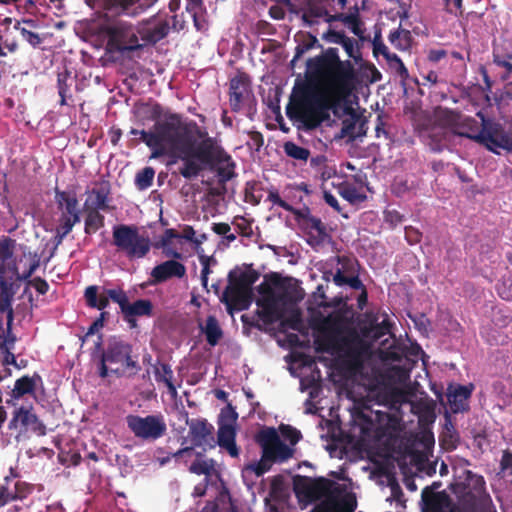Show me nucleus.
Here are the masks:
<instances>
[{"label":"nucleus","instance_id":"f257e3e1","mask_svg":"<svg viewBox=\"0 0 512 512\" xmlns=\"http://www.w3.org/2000/svg\"><path fill=\"white\" fill-rule=\"evenodd\" d=\"M308 81L319 85L321 93L314 94L305 86L291 96L286 107L290 120L300 122L307 129L320 125L327 111L337 113L349 101L358 77L350 60H341L338 49L329 47L306 62Z\"/></svg>","mask_w":512,"mask_h":512},{"label":"nucleus","instance_id":"f03ea898","mask_svg":"<svg viewBox=\"0 0 512 512\" xmlns=\"http://www.w3.org/2000/svg\"><path fill=\"white\" fill-rule=\"evenodd\" d=\"M293 491L301 501L314 502L326 497L324 501L316 505L310 512H354L357 501L354 495L346 494L337 498L344 489L335 481L324 477L311 478L295 475L293 477Z\"/></svg>","mask_w":512,"mask_h":512},{"label":"nucleus","instance_id":"7ed1b4c3","mask_svg":"<svg viewBox=\"0 0 512 512\" xmlns=\"http://www.w3.org/2000/svg\"><path fill=\"white\" fill-rule=\"evenodd\" d=\"M157 129L158 148L153 157H159L169 152H189L197 140L204 141L209 137L208 132L194 121L183 122L179 114H170L164 120L154 124Z\"/></svg>","mask_w":512,"mask_h":512},{"label":"nucleus","instance_id":"20e7f679","mask_svg":"<svg viewBox=\"0 0 512 512\" xmlns=\"http://www.w3.org/2000/svg\"><path fill=\"white\" fill-rule=\"evenodd\" d=\"M91 356L99 359L98 374L101 378L110 373L120 377L128 369L135 370L134 374L140 370L137 361L132 359V346L117 337L110 338L103 348V335L99 334Z\"/></svg>","mask_w":512,"mask_h":512},{"label":"nucleus","instance_id":"39448f33","mask_svg":"<svg viewBox=\"0 0 512 512\" xmlns=\"http://www.w3.org/2000/svg\"><path fill=\"white\" fill-rule=\"evenodd\" d=\"M341 322L340 316L333 315H328L319 320L314 328L317 329L322 336L315 339L316 350L318 352H331L332 350H339L342 346H345L347 347V357L355 364H359L360 351L358 348L354 347L353 344H361V340L356 334L351 338H339Z\"/></svg>","mask_w":512,"mask_h":512},{"label":"nucleus","instance_id":"423d86ee","mask_svg":"<svg viewBox=\"0 0 512 512\" xmlns=\"http://www.w3.org/2000/svg\"><path fill=\"white\" fill-rule=\"evenodd\" d=\"M194 156L204 165L215 168L218 185L225 190L228 181L236 177V164L231 155L228 154L223 147L218 145L213 137H207L206 140L200 141L196 147Z\"/></svg>","mask_w":512,"mask_h":512},{"label":"nucleus","instance_id":"0eeeda50","mask_svg":"<svg viewBox=\"0 0 512 512\" xmlns=\"http://www.w3.org/2000/svg\"><path fill=\"white\" fill-rule=\"evenodd\" d=\"M282 286V279L277 273L265 276L264 281L258 285L257 291L262 296L256 301L261 309L257 311L258 317L265 325H271L279 321L283 314L278 304L287 300V292L276 293L274 288Z\"/></svg>","mask_w":512,"mask_h":512},{"label":"nucleus","instance_id":"6e6552de","mask_svg":"<svg viewBox=\"0 0 512 512\" xmlns=\"http://www.w3.org/2000/svg\"><path fill=\"white\" fill-rule=\"evenodd\" d=\"M112 245L130 260L144 258L151 248L150 239L140 235L137 226L127 224L112 227Z\"/></svg>","mask_w":512,"mask_h":512},{"label":"nucleus","instance_id":"1a4fd4ad","mask_svg":"<svg viewBox=\"0 0 512 512\" xmlns=\"http://www.w3.org/2000/svg\"><path fill=\"white\" fill-rule=\"evenodd\" d=\"M259 277V272L254 269L240 272L232 270L229 272V286L223 293V300L229 309L232 306L239 310L247 309L251 300L252 286Z\"/></svg>","mask_w":512,"mask_h":512},{"label":"nucleus","instance_id":"9d476101","mask_svg":"<svg viewBox=\"0 0 512 512\" xmlns=\"http://www.w3.org/2000/svg\"><path fill=\"white\" fill-rule=\"evenodd\" d=\"M102 32L107 36L110 51L131 52L142 48L138 42L137 26L122 19H115L102 26Z\"/></svg>","mask_w":512,"mask_h":512},{"label":"nucleus","instance_id":"9b49d317","mask_svg":"<svg viewBox=\"0 0 512 512\" xmlns=\"http://www.w3.org/2000/svg\"><path fill=\"white\" fill-rule=\"evenodd\" d=\"M127 428L135 438L144 442H154L167 432V425L162 414L140 416L128 414L125 418Z\"/></svg>","mask_w":512,"mask_h":512},{"label":"nucleus","instance_id":"f8f14e48","mask_svg":"<svg viewBox=\"0 0 512 512\" xmlns=\"http://www.w3.org/2000/svg\"><path fill=\"white\" fill-rule=\"evenodd\" d=\"M8 428L17 430L15 439L17 442L28 440L32 436H44L46 426L35 414L32 407L20 406L13 412Z\"/></svg>","mask_w":512,"mask_h":512},{"label":"nucleus","instance_id":"ddd939ff","mask_svg":"<svg viewBox=\"0 0 512 512\" xmlns=\"http://www.w3.org/2000/svg\"><path fill=\"white\" fill-rule=\"evenodd\" d=\"M438 120L442 126L450 129L454 135L479 143L478 137L482 134V128H480L479 122L475 118L445 108L439 112Z\"/></svg>","mask_w":512,"mask_h":512},{"label":"nucleus","instance_id":"4468645a","mask_svg":"<svg viewBox=\"0 0 512 512\" xmlns=\"http://www.w3.org/2000/svg\"><path fill=\"white\" fill-rule=\"evenodd\" d=\"M187 425L189 427L188 436L191 440L192 446L179 449L173 454L174 458L190 454L194 447H203L204 451L206 450V446L209 448L215 447L213 426L209 424L206 419L187 420Z\"/></svg>","mask_w":512,"mask_h":512},{"label":"nucleus","instance_id":"2eb2a0df","mask_svg":"<svg viewBox=\"0 0 512 512\" xmlns=\"http://www.w3.org/2000/svg\"><path fill=\"white\" fill-rule=\"evenodd\" d=\"M478 138L479 144L484 145L491 152L499 153L498 148L512 151V135L500 123H486Z\"/></svg>","mask_w":512,"mask_h":512},{"label":"nucleus","instance_id":"dca6fc26","mask_svg":"<svg viewBox=\"0 0 512 512\" xmlns=\"http://www.w3.org/2000/svg\"><path fill=\"white\" fill-rule=\"evenodd\" d=\"M251 95V80L248 74L240 72L230 79L229 104L233 112H239Z\"/></svg>","mask_w":512,"mask_h":512},{"label":"nucleus","instance_id":"f3484780","mask_svg":"<svg viewBox=\"0 0 512 512\" xmlns=\"http://www.w3.org/2000/svg\"><path fill=\"white\" fill-rule=\"evenodd\" d=\"M33 492V486L22 481L17 475L6 476L5 483L0 486V508L13 501H22Z\"/></svg>","mask_w":512,"mask_h":512},{"label":"nucleus","instance_id":"a211bd4d","mask_svg":"<svg viewBox=\"0 0 512 512\" xmlns=\"http://www.w3.org/2000/svg\"><path fill=\"white\" fill-rule=\"evenodd\" d=\"M474 390V385L449 384L447 387V402L453 414L468 412L469 399Z\"/></svg>","mask_w":512,"mask_h":512},{"label":"nucleus","instance_id":"6ab92c4d","mask_svg":"<svg viewBox=\"0 0 512 512\" xmlns=\"http://www.w3.org/2000/svg\"><path fill=\"white\" fill-rule=\"evenodd\" d=\"M186 275V267L181 262L176 260H167L161 264L156 265L150 273L151 285H157L166 282L171 278H183Z\"/></svg>","mask_w":512,"mask_h":512},{"label":"nucleus","instance_id":"aec40b11","mask_svg":"<svg viewBox=\"0 0 512 512\" xmlns=\"http://www.w3.org/2000/svg\"><path fill=\"white\" fill-rule=\"evenodd\" d=\"M300 12L301 19L306 27H313L320 24L321 21L325 22L328 16L325 4L317 0H308Z\"/></svg>","mask_w":512,"mask_h":512},{"label":"nucleus","instance_id":"412c9836","mask_svg":"<svg viewBox=\"0 0 512 512\" xmlns=\"http://www.w3.org/2000/svg\"><path fill=\"white\" fill-rule=\"evenodd\" d=\"M55 202L57 208L61 211L60 217H80L79 202L74 192L55 188Z\"/></svg>","mask_w":512,"mask_h":512},{"label":"nucleus","instance_id":"4be33fe9","mask_svg":"<svg viewBox=\"0 0 512 512\" xmlns=\"http://www.w3.org/2000/svg\"><path fill=\"white\" fill-rule=\"evenodd\" d=\"M151 21L152 18L139 23L137 25V31L143 41L149 44H156L168 35L170 27L166 20L159 22L154 27H149L148 25Z\"/></svg>","mask_w":512,"mask_h":512},{"label":"nucleus","instance_id":"5701e85b","mask_svg":"<svg viewBox=\"0 0 512 512\" xmlns=\"http://www.w3.org/2000/svg\"><path fill=\"white\" fill-rule=\"evenodd\" d=\"M136 3L137 0H103V9L117 16L137 17L144 12V7Z\"/></svg>","mask_w":512,"mask_h":512},{"label":"nucleus","instance_id":"b1692460","mask_svg":"<svg viewBox=\"0 0 512 512\" xmlns=\"http://www.w3.org/2000/svg\"><path fill=\"white\" fill-rule=\"evenodd\" d=\"M197 145L195 144L189 152H179L176 154L183 161V165L179 167L178 173L185 179L190 180L197 177L205 166L194 156Z\"/></svg>","mask_w":512,"mask_h":512},{"label":"nucleus","instance_id":"393cba45","mask_svg":"<svg viewBox=\"0 0 512 512\" xmlns=\"http://www.w3.org/2000/svg\"><path fill=\"white\" fill-rule=\"evenodd\" d=\"M57 87L60 104L67 105L68 101L73 98V91L77 88V76L67 69L59 72L57 75Z\"/></svg>","mask_w":512,"mask_h":512},{"label":"nucleus","instance_id":"a878e982","mask_svg":"<svg viewBox=\"0 0 512 512\" xmlns=\"http://www.w3.org/2000/svg\"><path fill=\"white\" fill-rule=\"evenodd\" d=\"M42 384V377L37 372L32 376L24 375L15 381L11 396L13 399H20L27 394L34 396L37 386Z\"/></svg>","mask_w":512,"mask_h":512},{"label":"nucleus","instance_id":"bb28decb","mask_svg":"<svg viewBox=\"0 0 512 512\" xmlns=\"http://www.w3.org/2000/svg\"><path fill=\"white\" fill-rule=\"evenodd\" d=\"M236 430L232 424H219L218 445L225 449L231 457L239 456V449L236 444Z\"/></svg>","mask_w":512,"mask_h":512},{"label":"nucleus","instance_id":"cd10ccee","mask_svg":"<svg viewBox=\"0 0 512 512\" xmlns=\"http://www.w3.org/2000/svg\"><path fill=\"white\" fill-rule=\"evenodd\" d=\"M152 312V302L148 299H139L132 304L128 302L123 314L126 320L131 324V326H135V320H131L129 319V317L151 316Z\"/></svg>","mask_w":512,"mask_h":512},{"label":"nucleus","instance_id":"c85d7f7f","mask_svg":"<svg viewBox=\"0 0 512 512\" xmlns=\"http://www.w3.org/2000/svg\"><path fill=\"white\" fill-rule=\"evenodd\" d=\"M186 11L191 15L194 27L198 31H205L208 23L205 17L206 11L202 0H188Z\"/></svg>","mask_w":512,"mask_h":512},{"label":"nucleus","instance_id":"c756f323","mask_svg":"<svg viewBox=\"0 0 512 512\" xmlns=\"http://www.w3.org/2000/svg\"><path fill=\"white\" fill-rule=\"evenodd\" d=\"M280 441L277 431L272 427L262 429L256 435V442L261 446L264 457L271 454L272 449Z\"/></svg>","mask_w":512,"mask_h":512},{"label":"nucleus","instance_id":"7c9ffc66","mask_svg":"<svg viewBox=\"0 0 512 512\" xmlns=\"http://www.w3.org/2000/svg\"><path fill=\"white\" fill-rule=\"evenodd\" d=\"M201 331L206 336V341L210 346H216L220 339L223 337V331L215 316L210 315L207 317L205 325L201 326Z\"/></svg>","mask_w":512,"mask_h":512},{"label":"nucleus","instance_id":"2f4dec72","mask_svg":"<svg viewBox=\"0 0 512 512\" xmlns=\"http://www.w3.org/2000/svg\"><path fill=\"white\" fill-rule=\"evenodd\" d=\"M154 375H155V380L158 383L162 382L167 386L168 391L172 396L177 395L176 387L173 384V371L169 364L159 363V364L155 365L154 366Z\"/></svg>","mask_w":512,"mask_h":512},{"label":"nucleus","instance_id":"473e14b6","mask_svg":"<svg viewBox=\"0 0 512 512\" xmlns=\"http://www.w3.org/2000/svg\"><path fill=\"white\" fill-rule=\"evenodd\" d=\"M84 298L88 307L98 310H104L109 305L110 300L106 293L98 296V287L95 285L88 286L85 289Z\"/></svg>","mask_w":512,"mask_h":512},{"label":"nucleus","instance_id":"72a5a7b5","mask_svg":"<svg viewBox=\"0 0 512 512\" xmlns=\"http://www.w3.org/2000/svg\"><path fill=\"white\" fill-rule=\"evenodd\" d=\"M384 315L385 318L380 323L377 322L376 318L372 320L370 325L362 330L363 335L371 336L374 339H379L390 333L393 324L388 319V315L386 313Z\"/></svg>","mask_w":512,"mask_h":512},{"label":"nucleus","instance_id":"f704fd0d","mask_svg":"<svg viewBox=\"0 0 512 512\" xmlns=\"http://www.w3.org/2000/svg\"><path fill=\"white\" fill-rule=\"evenodd\" d=\"M303 226L305 229L314 230L317 233L316 236L310 237V240L308 241L310 245H319L324 242L326 237H328L326 226L318 217L312 215Z\"/></svg>","mask_w":512,"mask_h":512},{"label":"nucleus","instance_id":"c9c22d12","mask_svg":"<svg viewBox=\"0 0 512 512\" xmlns=\"http://www.w3.org/2000/svg\"><path fill=\"white\" fill-rule=\"evenodd\" d=\"M388 39L390 43L398 50L406 51L411 48L413 37L407 29H396L391 31Z\"/></svg>","mask_w":512,"mask_h":512},{"label":"nucleus","instance_id":"e433bc0d","mask_svg":"<svg viewBox=\"0 0 512 512\" xmlns=\"http://www.w3.org/2000/svg\"><path fill=\"white\" fill-rule=\"evenodd\" d=\"M179 238H181V234H179L175 229L169 228L164 231L163 235L160 237L158 243L155 246L157 248H162L164 254L167 257L181 258V253L169 248L172 240Z\"/></svg>","mask_w":512,"mask_h":512},{"label":"nucleus","instance_id":"4c0bfd02","mask_svg":"<svg viewBox=\"0 0 512 512\" xmlns=\"http://www.w3.org/2000/svg\"><path fill=\"white\" fill-rule=\"evenodd\" d=\"M105 225V217L98 209L88 208L85 218L84 232L88 235L95 233Z\"/></svg>","mask_w":512,"mask_h":512},{"label":"nucleus","instance_id":"58836bf2","mask_svg":"<svg viewBox=\"0 0 512 512\" xmlns=\"http://www.w3.org/2000/svg\"><path fill=\"white\" fill-rule=\"evenodd\" d=\"M333 281L339 287L348 285L350 288L354 290L361 291L363 290V288H366L358 275H345L343 274L342 270L336 271V273L333 276Z\"/></svg>","mask_w":512,"mask_h":512},{"label":"nucleus","instance_id":"ea45409f","mask_svg":"<svg viewBox=\"0 0 512 512\" xmlns=\"http://www.w3.org/2000/svg\"><path fill=\"white\" fill-rule=\"evenodd\" d=\"M283 150L288 157L301 162H306L311 155L309 149L299 146L292 141L285 142Z\"/></svg>","mask_w":512,"mask_h":512},{"label":"nucleus","instance_id":"a19ab883","mask_svg":"<svg viewBox=\"0 0 512 512\" xmlns=\"http://www.w3.org/2000/svg\"><path fill=\"white\" fill-rule=\"evenodd\" d=\"M363 123L358 124L354 119H345L342 122L341 137H346L350 141H354L356 138L361 137L363 132Z\"/></svg>","mask_w":512,"mask_h":512},{"label":"nucleus","instance_id":"79ce46f5","mask_svg":"<svg viewBox=\"0 0 512 512\" xmlns=\"http://www.w3.org/2000/svg\"><path fill=\"white\" fill-rule=\"evenodd\" d=\"M155 170L151 166H146L137 172L135 176V186L138 190H146L153 184Z\"/></svg>","mask_w":512,"mask_h":512},{"label":"nucleus","instance_id":"37998d69","mask_svg":"<svg viewBox=\"0 0 512 512\" xmlns=\"http://www.w3.org/2000/svg\"><path fill=\"white\" fill-rule=\"evenodd\" d=\"M91 195L95 197V199L92 201V207L93 209L98 210H108V195H109V188L108 185L103 184L100 188H94L92 189Z\"/></svg>","mask_w":512,"mask_h":512},{"label":"nucleus","instance_id":"c03bdc74","mask_svg":"<svg viewBox=\"0 0 512 512\" xmlns=\"http://www.w3.org/2000/svg\"><path fill=\"white\" fill-rule=\"evenodd\" d=\"M13 292L7 283L2 281L0 286V313H8V317H13L12 309Z\"/></svg>","mask_w":512,"mask_h":512},{"label":"nucleus","instance_id":"a18cd8bd","mask_svg":"<svg viewBox=\"0 0 512 512\" xmlns=\"http://www.w3.org/2000/svg\"><path fill=\"white\" fill-rule=\"evenodd\" d=\"M317 42L318 40L313 34L307 33L303 35V40L298 43L295 48V55L291 60V64H294L297 60H299L307 51L312 49Z\"/></svg>","mask_w":512,"mask_h":512},{"label":"nucleus","instance_id":"49530a36","mask_svg":"<svg viewBox=\"0 0 512 512\" xmlns=\"http://www.w3.org/2000/svg\"><path fill=\"white\" fill-rule=\"evenodd\" d=\"M293 452V449H291L289 446H287L280 440L278 444L275 445V447L272 449L271 454L266 456L265 458H270V460H272L273 462L285 461L293 456Z\"/></svg>","mask_w":512,"mask_h":512},{"label":"nucleus","instance_id":"de8ad7c7","mask_svg":"<svg viewBox=\"0 0 512 512\" xmlns=\"http://www.w3.org/2000/svg\"><path fill=\"white\" fill-rule=\"evenodd\" d=\"M493 62L499 67L505 69V74L502 75L504 81L509 80L512 77V54L501 55L493 52Z\"/></svg>","mask_w":512,"mask_h":512},{"label":"nucleus","instance_id":"09e8293b","mask_svg":"<svg viewBox=\"0 0 512 512\" xmlns=\"http://www.w3.org/2000/svg\"><path fill=\"white\" fill-rule=\"evenodd\" d=\"M339 45L343 47L349 58H352L356 63L362 59V54L355 39L345 36Z\"/></svg>","mask_w":512,"mask_h":512},{"label":"nucleus","instance_id":"8fccbe9b","mask_svg":"<svg viewBox=\"0 0 512 512\" xmlns=\"http://www.w3.org/2000/svg\"><path fill=\"white\" fill-rule=\"evenodd\" d=\"M273 461L270 458H265L264 453H262V457L258 462H254L248 464L245 467V472H253L257 477L262 476L264 473L270 470L271 463Z\"/></svg>","mask_w":512,"mask_h":512},{"label":"nucleus","instance_id":"3c124183","mask_svg":"<svg viewBox=\"0 0 512 512\" xmlns=\"http://www.w3.org/2000/svg\"><path fill=\"white\" fill-rule=\"evenodd\" d=\"M344 24L350 28V30L352 31L353 34H355L356 36H358L360 38L363 37V34H364V30L362 29L363 23L360 20L359 12H358L357 8H355V11L353 13H349L347 15L346 21Z\"/></svg>","mask_w":512,"mask_h":512},{"label":"nucleus","instance_id":"603ef678","mask_svg":"<svg viewBox=\"0 0 512 512\" xmlns=\"http://www.w3.org/2000/svg\"><path fill=\"white\" fill-rule=\"evenodd\" d=\"M215 462L213 459L209 460H196L194 461L189 470L190 472L197 475H210L212 470L214 469Z\"/></svg>","mask_w":512,"mask_h":512},{"label":"nucleus","instance_id":"864d4df0","mask_svg":"<svg viewBox=\"0 0 512 512\" xmlns=\"http://www.w3.org/2000/svg\"><path fill=\"white\" fill-rule=\"evenodd\" d=\"M16 241L10 237H3L0 240V258L3 261L10 260L14 255Z\"/></svg>","mask_w":512,"mask_h":512},{"label":"nucleus","instance_id":"5fc2aeb1","mask_svg":"<svg viewBox=\"0 0 512 512\" xmlns=\"http://www.w3.org/2000/svg\"><path fill=\"white\" fill-rule=\"evenodd\" d=\"M279 429L283 438L292 446L296 445L302 438L301 432L291 425L282 424Z\"/></svg>","mask_w":512,"mask_h":512},{"label":"nucleus","instance_id":"6e6d98bb","mask_svg":"<svg viewBox=\"0 0 512 512\" xmlns=\"http://www.w3.org/2000/svg\"><path fill=\"white\" fill-rule=\"evenodd\" d=\"M14 28L20 31L23 39L26 40L32 47L36 48L42 43V38L39 34L32 32L25 27H22L20 22H17Z\"/></svg>","mask_w":512,"mask_h":512},{"label":"nucleus","instance_id":"4d7b16f0","mask_svg":"<svg viewBox=\"0 0 512 512\" xmlns=\"http://www.w3.org/2000/svg\"><path fill=\"white\" fill-rule=\"evenodd\" d=\"M390 64H396V71L398 73V75L403 79H407L409 77V72H408V69L406 68V66L404 65L403 61L401 60V58L395 54V53H391L390 51L388 52V54L384 57Z\"/></svg>","mask_w":512,"mask_h":512},{"label":"nucleus","instance_id":"13d9d810","mask_svg":"<svg viewBox=\"0 0 512 512\" xmlns=\"http://www.w3.org/2000/svg\"><path fill=\"white\" fill-rule=\"evenodd\" d=\"M108 297L120 306L121 312L123 313L127 304L128 297L122 289H108L106 290Z\"/></svg>","mask_w":512,"mask_h":512},{"label":"nucleus","instance_id":"bf43d9fd","mask_svg":"<svg viewBox=\"0 0 512 512\" xmlns=\"http://www.w3.org/2000/svg\"><path fill=\"white\" fill-rule=\"evenodd\" d=\"M335 260L338 264L341 265V268L338 270H342L343 274H351L353 275L355 273V266L358 265V261L356 259H352L348 256H336Z\"/></svg>","mask_w":512,"mask_h":512},{"label":"nucleus","instance_id":"052dcab7","mask_svg":"<svg viewBox=\"0 0 512 512\" xmlns=\"http://www.w3.org/2000/svg\"><path fill=\"white\" fill-rule=\"evenodd\" d=\"M80 220V217H60L59 225L56 228V232L63 233L64 235L67 236L72 231L73 227L80 222Z\"/></svg>","mask_w":512,"mask_h":512},{"label":"nucleus","instance_id":"680f3d73","mask_svg":"<svg viewBox=\"0 0 512 512\" xmlns=\"http://www.w3.org/2000/svg\"><path fill=\"white\" fill-rule=\"evenodd\" d=\"M139 135L141 141L144 142L150 149H152L154 153L158 148L157 129L154 128L153 131L140 130Z\"/></svg>","mask_w":512,"mask_h":512},{"label":"nucleus","instance_id":"e2e57ef3","mask_svg":"<svg viewBox=\"0 0 512 512\" xmlns=\"http://www.w3.org/2000/svg\"><path fill=\"white\" fill-rule=\"evenodd\" d=\"M426 490H427V488L423 491V495L425 494ZM423 498H424L427 510H429L431 512H440L441 511L442 505H441V501H440V498H441L440 494H433L429 498H425L423 496Z\"/></svg>","mask_w":512,"mask_h":512},{"label":"nucleus","instance_id":"0e129e2a","mask_svg":"<svg viewBox=\"0 0 512 512\" xmlns=\"http://www.w3.org/2000/svg\"><path fill=\"white\" fill-rule=\"evenodd\" d=\"M345 36L343 31H336L329 27L328 30L322 34V39L329 43L339 44Z\"/></svg>","mask_w":512,"mask_h":512},{"label":"nucleus","instance_id":"69168bd1","mask_svg":"<svg viewBox=\"0 0 512 512\" xmlns=\"http://www.w3.org/2000/svg\"><path fill=\"white\" fill-rule=\"evenodd\" d=\"M267 200L270 201L273 205H277L281 208H283L284 210H292V205H290L289 203H287L286 201H284L277 190L273 189V190H270L269 193H268V196H267Z\"/></svg>","mask_w":512,"mask_h":512},{"label":"nucleus","instance_id":"338daca9","mask_svg":"<svg viewBox=\"0 0 512 512\" xmlns=\"http://www.w3.org/2000/svg\"><path fill=\"white\" fill-rule=\"evenodd\" d=\"M422 233L413 226L405 227V239L410 245L418 244L421 241Z\"/></svg>","mask_w":512,"mask_h":512},{"label":"nucleus","instance_id":"774afa93","mask_svg":"<svg viewBox=\"0 0 512 512\" xmlns=\"http://www.w3.org/2000/svg\"><path fill=\"white\" fill-rule=\"evenodd\" d=\"M501 469L507 476L511 477L512 485V452H504L500 461Z\"/></svg>","mask_w":512,"mask_h":512}]
</instances>
